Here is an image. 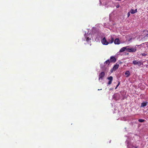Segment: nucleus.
I'll use <instances>...</instances> for the list:
<instances>
[{"label": "nucleus", "mask_w": 148, "mask_h": 148, "mask_svg": "<svg viewBox=\"0 0 148 148\" xmlns=\"http://www.w3.org/2000/svg\"><path fill=\"white\" fill-rule=\"evenodd\" d=\"M128 47V46H127L126 47H122L120 49V50L119 51V52H124L125 50H126V49H127V47Z\"/></svg>", "instance_id": "nucleus-9"}, {"label": "nucleus", "mask_w": 148, "mask_h": 148, "mask_svg": "<svg viewBox=\"0 0 148 148\" xmlns=\"http://www.w3.org/2000/svg\"><path fill=\"white\" fill-rule=\"evenodd\" d=\"M119 67V64L117 63H116V64H115L113 66L112 69L113 71H115Z\"/></svg>", "instance_id": "nucleus-6"}, {"label": "nucleus", "mask_w": 148, "mask_h": 148, "mask_svg": "<svg viewBox=\"0 0 148 148\" xmlns=\"http://www.w3.org/2000/svg\"><path fill=\"white\" fill-rule=\"evenodd\" d=\"M120 84V82H119V83H118V84L116 86V87L115 88V89H116L117 88L118 86Z\"/></svg>", "instance_id": "nucleus-19"}, {"label": "nucleus", "mask_w": 148, "mask_h": 148, "mask_svg": "<svg viewBox=\"0 0 148 148\" xmlns=\"http://www.w3.org/2000/svg\"><path fill=\"white\" fill-rule=\"evenodd\" d=\"M137 9H136L135 10L133 9H131L130 10V12L131 14H134V13L137 12Z\"/></svg>", "instance_id": "nucleus-8"}, {"label": "nucleus", "mask_w": 148, "mask_h": 148, "mask_svg": "<svg viewBox=\"0 0 148 148\" xmlns=\"http://www.w3.org/2000/svg\"><path fill=\"white\" fill-rule=\"evenodd\" d=\"M110 60L112 62H114L116 61V59L115 57L114 56H111L110 58Z\"/></svg>", "instance_id": "nucleus-10"}, {"label": "nucleus", "mask_w": 148, "mask_h": 148, "mask_svg": "<svg viewBox=\"0 0 148 148\" xmlns=\"http://www.w3.org/2000/svg\"><path fill=\"white\" fill-rule=\"evenodd\" d=\"M101 42L103 45H107L109 44V42L107 40L105 37H104L101 40Z\"/></svg>", "instance_id": "nucleus-2"}, {"label": "nucleus", "mask_w": 148, "mask_h": 148, "mask_svg": "<svg viewBox=\"0 0 148 148\" xmlns=\"http://www.w3.org/2000/svg\"><path fill=\"white\" fill-rule=\"evenodd\" d=\"M125 75H127L126 77H128L130 75V71H127L125 73Z\"/></svg>", "instance_id": "nucleus-15"}, {"label": "nucleus", "mask_w": 148, "mask_h": 148, "mask_svg": "<svg viewBox=\"0 0 148 148\" xmlns=\"http://www.w3.org/2000/svg\"><path fill=\"white\" fill-rule=\"evenodd\" d=\"M121 63H122V62H121V61H120V62H119V63L120 64H121Z\"/></svg>", "instance_id": "nucleus-23"}, {"label": "nucleus", "mask_w": 148, "mask_h": 148, "mask_svg": "<svg viewBox=\"0 0 148 148\" xmlns=\"http://www.w3.org/2000/svg\"><path fill=\"white\" fill-rule=\"evenodd\" d=\"M114 42L116 44H120V40L119 38H116Z\"/></svg>", "instance_id": "nucleus-11"}, {"label": "nucleus", "mask_w": 148, "mask_h": 148, "mask_svg": "<svg viewBox=\"0 0 148 148\" xmlns=\"http://www.w3.org/2000/svg\"><path fill=\"white\" fill-rule=\"evenodd\" d=\"M110 62V60H108L105 62L104 64L105 65H108L109 64Z\"/></svg>", "instance_id": "nucleus-14"}, {"label": "nucleus", "mask_w": 148, "mask_h": 148, "mask_svg": "<svg viewBox=\"0 0 148 148\" xmlns=\"http://www.w3.org/2000/svg\"><path fill=\"white\" fill-rule=\"evenodd\" d=\"M134 148H137V147H134Z\"/></svg>", "instance_id": "nucleus-24"}, {"label": "nucleus", "mask_w": 148, "mask_h": 148, "mask_svg": "<svg viewBox=\"0 0 148 148\" xmlns=\"http://www.w3.org/2000/svg\"><path fill=\"white\" fill-rule=\"evenodd\" d=\"M147 103H148L147 102H143L141 103V107H145L147 105Z\"/></svg>", "instance_id": "nucleus-12"}, {"label": "nucleus", "mask_w": 148, "mask_h": 148, "mask_svg": "<svg viewBox=\"0 0 148 148\" xmlns=\"http://www.w3.org/2000/svg\"><path fill=\"white\" fill-rule=\"evenodd\" d=\"M145 37L148 38V34H147L146 36H145Z\"/></svg>", "instance_id": "nucleus-21"}, {"label": "nucleus", "mask_w": 148, "mask_h": 148, "mask_svg": "<svg viewBox=\"0 0 148 148\" xmlns=\"http://www.w3.org/2000/svg\"><path fill=\"white\" fill-rule=\"evenodd\" d=\"M141 55L143 56H145L147 55V54H146L145 53H142L141 54Z\"/></svg>", "instance_id": "nucleus-17"}, {"label": "nucleus", "mask_w": 148, "mask_h": 148, "mask_svg": "<svg viewBox=\"0 0 148 148\" xmlns=\"http://www.w3.org/2000/svg\"><path fill=\"white\" fill-rule=\"evenodd\" d=\"M130 12H129L128 13H127V17H129L130 15Z\"/></svg>", "instance_id": "nucleus-18"}, {"label": "nucleus", "mask_w": 148, "mask_h": 148, "mask_svg": "<svg viewBox=\"0 0 148 148\" xmlns=\"http://www.w3.org/2000/svg\"><path fill=\"white\" fill-rule=\"evenodd\" d=\"M119 6H120L119 5H118L116 6V7L117 8H119Z\"/></svg>", "instance_id": "nucleus-22"}, {"label": "nucleus", "mask_w": 148, "mask_h": 148, "mask_svg": "<svg viewBox=\"0 0 148 148\" xmlns=\"http://www.w3.org/2000/svg\"><path fill=\"white\" fill-rule=\"evenodd\" d=\"M132 63L134 65H138L139 66H140L142 63V61H138L137 60H134L133 61Z\"/></svg>", "instance_id": "nucleus-1"}, {"label": "nucleus", "mask_w": 148, "mask_h": 148, "mask_svg": "<svg viewBox=\"0 0 148 148\" xmlns=\"http://www.w3.org/2000/svg\"><path fill=\"white\" fill-rule=\"evenodd\" d=\"M111 40H110V39H108V42H109V43H112L114 41V38L113 37H110Z\"/></svg>", "instance_id": "nucleus-13"}, {"label": "nucleus", "mask_w": 148, "mask_h": 148, "mask_svg": "<svg viewBox=\"0 0 148 148\" xmlns=\"http://www.w3.org/2000/svg\"><path fill=\"white\" fill-rule=\"evenodd\" d=\"M90 34H87L86 36V34H85V38H86V41L87 42H88L89 40H91V38L90 37Z\"/></svg>", "instance_id": "nucleus-7"}, {"label": "nucleus", "mask_w": 148, "mask_h": 148, "mask_svg": "<svg viewBox=\"0 0 148 148\" xmlns=\"http://www.w3.org/2000/svg\"><path fill=\"white\" fill-rule=\"evenodd\" d=\"M126 50L130 52H134L136 51V47L133 48H127L126 49Z\"/></svg>", "instance_id": "nucleus-3"}, {"label": "nucleus", "mask_w": 148, "mask_h": 148, "mask_svg": "<svg viewBox=\"0 0 148 148\" xmlns=\"http://www.w3.org/2000/svg\"><path fill=\"white\" fill-rule=\"evenodd\" d=\"M138 121L140 122L143 123L145 121V120L143 119H138Z\"/></svg>", "instance_id": "nucleus-16"}, {"label": "nucleus", "mask_w": 148, "mask_h": 148, "mask_svg": "<svg viewBox=\"0 0 148 148\" xmlns=\"http://www.w3.org/2000/svg\"><path fill=\"white\" fill-rule=\"evenodd\" d=\"M105 74V73L103 72H101L100 73L99 75V80H100V79H102L104 77Z\"/></svg>", "instance_id": "nucleus-4"}, {"label": "nucleus", "mask_w": 148, "mask_h": 148, "mask_svg": "<svg viewBox=\"0 0 148 148\" xmlns=\"http://www.w3.org/2000/svg\"><path fill=\"white\" fill-rule=\"evenodd\" d=\"M108 79L109 81L108 82V85H110L112 83V82L113 80V77H112L111 76L109 77H108Z\"/></svg>", "instance_id": "nucleus-5"}, {"label": "nucleus", "mask_w": 148, "mask_h": 148, "mask_svg": "<svg viewBox=\"0 0 148 148\" xmlns=\"http://www.w3.org/2000/svg\"><path fill=\"white\" fill-rule=\"evenodd\" d=\"M145 43L147 47H148V42H145Z\"/></svg>", "instance_id": "nucleus-20"}]
</instances>
